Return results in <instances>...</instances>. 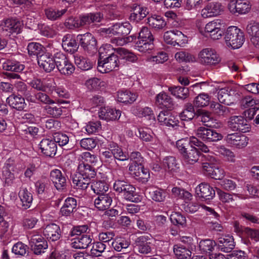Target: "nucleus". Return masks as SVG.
<instances>
[{
    "label": "nucleus",
    "mask_w": 259,
    "mask_h": 259,
    "mask_svg": "<svg viewBox=\"0 0 259 259\" xmlns=\"http://www.w3.org/2000/svg\"><path fill=\"white\" fill-rule=\"evenodd\" d=\"M77 202L76 200L73 197L67 198L64 203V204L60 209V214L61 217L60 218V221L63 220V217H69L76 210Z\"/></svg>",
    "instance_id": "4be33fe9"
},
{
    "label": "nucleus",
    "mask_w": 259,
    "mask_h": 259,
    "mask_svg": "<svg viewBox=\"0 0 259 259\" xmlns=\"http://www.w3.org/2000/svg\"><path fill=\"white\" fill-rule=\"evenodd\" d=\"M239 92L235 86H230L220 89L218 93L220 102L230 105L238 98Z\"/></svg>",
    "instance_id": "423d86ee"
},
{
    "label": "nucleus",
    "mask_w": 259,
    "mask_h": 259,
    "mask_svg": "<svg viewBox=\"0 0 259 259\" xmlns=\"http://www.w3.org/2000/svg\"><path fill=\"white\" fill-rule=\"evenodd\" d=\"M169 219L171 224L185 228L187 226V220L184 215L180 212H172Z\"/></svg>",
    "instance_id": "8fccbe9b"
},
{
    "label": "nucleus",
    "mask_w": 259,
    "mask_h": 259,
    "mask_svg": "<svg viewBox=\"0 0 259 259\" xmlns=\"http://www.w3.org/2000/svg\"><path fill=\"white\" fill-rule=\"evenodd\" d=\"M131 25L128 22L124 23H116L112 27L105 28V32L106 34H112L118 36H125L128 35L131 30Z\"/></svg>",
    "instance_id": "4468645a"
},
{
    "label": "nucleus",
    "mask_w": 259,
    "mask_h": 259,
    "mask_svg": "<svg viewBox=\"0 0 259 259\" xmlns=\"http://www.w3.org/2000/svg\"><path fill=\"white\" fill-rule=\"evenodd\" d=\"M71 243V246L75 249H84L88 247L92 243V239L90 235H82L80 237L74 239Z\"/></svg>",
    "instance_id": "e433bc0d"
},
{
    "label": "nucleus",
    "mask_w": 259,
    "mask_h": 259,
    "mask_svg": "<svg viewBox=\"0 0 259 259\" xmlns=\"http://www.w3.org/2000/svg\"><path fill=\"white\" fill-rule=\"evenodd\" d=\"M107 248L106 245L101 241H97L93 243L91 249V253L94 256L98 257L102 256V253L105 252Z\"/></svg>",
    "instance_id": "052dcab7"
},
{
    "label": "nucleus",
    "mask_w": 259,
    "mask_h": 259,
    "mask_svg": "<svg viewBox=\"0 0 259 259\" xmlns=\"http://www.w3.org/2000/svg\"><path fill=\"white\" fill-rule=\"evenodd\" d=\"M120 194L128 201L137 202L139 200V198L136 197L137 196L136 188L129 182L124 187V190H122Z\"/></svg>",
    "instance_id": "a19ab883"
},
{
    "label": "nucleus",
    "mask_w": 259,
    "mask_h": 259,
    "mask_svg": "<svg viewBox=\"0 0 259 259\" xmlns=\"http://www.w3.org/2000/svg\"><path fill=\"white\" fill-rule=\"evenodd\" d=\"M202 168L204 175L213 179L220 180L224 177L223 170L215 166L213 163L204 162L202 163Z\"/></svg>",
    "instance_id": "b1692460"
},
{
    "label": "nucleus",
    "mask_w": 259,
    "mask_h": 259,
    "mask_svg": "<svg viewBox=\"0 0 259 259\" xmlns=\"http://www.w3.org/2000/svg\"><path fill=\"white\" fill-rule=\"evenodd\" d=\"M174 252L178 259H189L191 251L187 247H184L181 244H176L174 246Z\"/></svg>",
    "instance_id": "de8ad7c7"
},
{
    "label": "nucleus",
    "mask_w": 259,
    "mask_h": 259,
    "mask_svg": "<svg viewBox=\"0 0 259 259\" xmlns=\"http://www.w3.org/2000/svg\"><path fill=\"white\" fill-rule=\"evenodd\" d=\"M197 196L204 200L212 199L215 196L213 188L207 183H201L195 189Z\"/></svg>",
    "instance_id": "aec40b11"
},
{
    "label": "nucleus",
    "mask_w": 259,
    "mask_h": 259,
    "mask_svg": "<svg viewBox=\"0 0 259 259\" xmlns=\"http://www.w3.org/2000/svg\"><path fill=\"white\" fill-rule=\"evenodd\" d=\"M50 178L58 190L64 189L66 185V178L65 173L58 169H55L50 172Z\"/></svg>",
    "instance_id": "f3484780"
},
{
    "label": "nucleus",
    "mask_w": 259,
    "mask_h": 259,
    "mask_svg": "<svg viewBox=\"0 0 259 259\" xmlns=\"http://www.w3.org/2000/svg\"><path fill=\"white\" fill-rule=\"evenodd\" d=\"M91 188L94 192L99 196L106 194V192L108 190L109 186L104 181H94L92 182Z\"/></svg>",
    "instance_id": "c03bdc74"
},
{
    "label": "nucleus",
    "mask_w": 259,
    "mask_h": 259,
    "mask_svg": "<svg viewBox=\"0 0 259 259\" xmlns=\"http://www.w3.org/2000/svg\"><path fill=\"white\" fill-rule=\"evenodd\" d=\"M210 100L209 96L204 93L200 94L194 101V104L198 107H203L208 105Z\"/></svg>",
    "instance_id": "69168bd1"
},
{
    "label": "nucleus",
    "mask_w": 259,
    "mask_h": 259,
    "mask_svg": "<svg viewBox=\"0 0 259 259\" xmlns=\"http://www.w3.org/2000/svg\"><path fill=\"white\" fill-rule=\"evenodd\" d=\"M38 64L46 72H50L55 68L53 57L49 53H45L39 57Z\"/></svg>",
    "instance_id": "bb28decb"
},
{
    "label": "nucleus",
    "mask_w": 259,
    "mask_h": 259,
    "mask_svg": "<svg viewBox=\"0 0 259 259\" xmlns=\"http://www.w3.org/2000/svg\"><path fill=\"white\" fill-rule=\"evenodd\" d=\"M149 197L156 202H163L166 197V193L161 189H153L148 192Z\"/></svg>",
    "instance_id": "4d7b16f0"
},
{
    "label": "nucleus",
    "mask_w": 259,
    "mask_h": 259,
    "mask_svg": "<svg viewBox=\"0 0 259 259\" xmlns=\"http://www.w3.org/2000/svg\"><path fill=\"white\" fill-rule=\"evenodd\" d=\"M112 202V198L108 194H103L95 199L94 205L99 210L103 211L109 208Z\"/></svg>",
    "instance_id": "f704fd0d"
},
{
    "label": "nucleus",
    "mask_w": 259,
    "mask_h": 259,
    "mask_svg": "<svg viewBox=\"0 0 259 259\" xmlns=\"http://www.w3.org/2000/svg\"><path fill=\"white\" fill-rule=\"evenodd\" d=\"M198 58L203 64L215 65L221 61L219 55L212 48H205L202 50L198 54Z\"/></svg>",
    "instance_id": "1a4fd4ad"
},
{
    "label": "nucleus",
    "mask_w": 259,
    "mask_h": 259,
    "mask_svg": "<svg viewBox=\"0 0 259 259\" xmlns=\"http://www.w3.org/2000/svg\"><path fill=\"white\" fill-rule=\"evenodd\" d=\"M148 236H142L138 238L137 246L139 251L143 254H148L151 251L152 244Z\"/></svg>",
    "instance_id": "ea45409f"
},
{
    "label": "nucleus",
    "mask_w": 259,
    "mask_h": 259,
    "mask_svg": "<svg viewBox=\"0 0 259 259\" xmlns=\"http://www.w3.org/2000/svg\"><path fill=\"white\" fill-rule=\"evenodd\" d=\"M212 112L219 116H227L231 113L232 109L219 103L213 102L210 105Z\"/></svg>",
    "instance_id": "49530a36"
},
{
    "label": "nucleus",
    "mask_w": 259,
    "mask_h": 259,
    "mask_svg": "<svg viewBox=\"0 0 259 259\" xmlns=\"http://www.w3.org/2000/svg\"><path fill=\"white\" fill-rule=\"evenodd\" d=\"M67 12V9L59 10L50 8L45 10V15L48 19L54 21L60 19Z\"/></svg>",
    "instance_id": "603ef678"
},
{
    "label": "nucleus",
    "mask_w": 259,
    "mask_h": 259,
    "mask_svg": "<svg viewBox=\"0 0 259 259\" xmlns=\"http://www.w3.org/2000/svg\"><path fill=\"white\" fill-rule=\"evenodd\" d=\"M59 72L65 75L72 74L74 70V66L68 60L65 63L57 68Z\"/></svg>",
    "instance_id": "338daca9"
},
{
    "label": "nucleus",
    "mask_w": 259,
    "mask_h": 259,
    "mask_svg": "<svg viewBox=\"0 0 259 259\" xmlns=\"http://www.w3.org/2000/svg\"><path fill=\"white\" fill-rule=\"evenodd\" d=\"M225 39L227 46L234 49L241 47L245 40L243 32L236 26H230L227 29Z\"/></svg>",
    "instance_id": "20e7f679"
},
{
    "label": "nucleus",
    "mask_w": 259,
    "mask_h": 259,
    "mask_svg": "<svg viewBox=\"0 0 259 259\" xmlns=\"http://www.w3.org/2000/svg\"><path fill=\"white\" fill-rule=\"evenodd\" d=\"M251 5L247 0H236L234 2H229L228 9L232 14H243L248 13Z\"/></svg>",
    "instance_id": "ddd939ff"
},
{
    "label": "nucleus",
    "mask_w": 259,
    "mask_h": 259,
    "mask_svg": "<svg viewBox=\"0 0 259 259\" xmlns=\"http://www.w3.org/2000/svg\"><path fill=\"white\" fill-rule=\"evenodd\" d=\"M91 181L78 172L72 177V182L77 189H86L91 183Z\"/></svg>",
    "instance_id": "37998d69"
},
{
    "label": "nucleus",
    "mask_w": 259,
    "mask_h": 259,
    "mask_svg": "<svg viewBox=\"0 0 259 259\" xmlns=\"http://www.w3.org/2000/svg\"><path fill=\"white\" fill-rule=\"evenodd\" d=\"M147 23L150 27L156 30L162 29L166 25L164 19L160 15H154L148 17Z\"/></svg>",
    "instance_id": "79ce46f5"
},
{
    "label": "nucleus",
    "mask_w": 259,
    "mask_h": 259,
    "mask_svg": "<svg viewBox=\"0 0 259 259\" xmlns=\"http://www.w3.org/2000/svg\"><path fill=\"white\" fill-rule=\"evenodd\" d=\"M218 249L222 252H230L235 247L234 238L230 235H222L217 239Z\"/></svg>",
    "instance_id": "f8f14e48"
},
{
    "label": "nucleus",
    "mask_w": 259,
    "mask_h": 259,
    "mask_svg": "<svg viewBox=\"0 0 259 259\" xmlns=\"http://www.w3.org/2000/svg\"><path fill=\"white\" fill-rule=\"evenodd\" d=\"M175 57L179 63H190L196 61V57L186 51H179L176 53Z\"/></svg>",
    "instance_id": "6e6d98bb"
},
{
    "label": "nucleus",
    "mask_w": 259,
    "mask_h": 259,
    "mask_svg": "<svg viewBox=\"0 0 259 259\" xmlns=\"http://www.w3.org/2000/svg\"><path fill=\"white\" fill-rule=\"evenodd\" d=\"M121 115V111L109 107H104L100 109L99 116L100 119L106 121L118 119Z\"/></svg>",
    "instance_id": "a878e982"
},
{
    "label": "nucleus",
    "mask_w": 259,
    "mask_h": 259,
    "mask_svg": "<svg viewBox=\"0 0 259 259\" xmlns=\"http://www.w3.org/2000/svg\"><path fill=\"white\" fill-rule=\"evenodd\" d=\"M130 244V241L123 238H116L112 242V247L117 251H121L123 249H127Z\"/></svg>",
    "instance_id": "e2e57ef3"
},
{
    "label": "nucleus",
    "mask_w": 259,
    "mask_h": 259,
    "mask_svg": "<svg viewBox=\"0 0 259 259\" xmlns=\"http://www.w3.org/2000/svg\"><path fill=\"white\" fill-rule=\"evenodd\" d=\"M44 49L43 46L38 42H30L27 46L28 54L31 56H36L37 60L39 56L45 53Z\"/></svg>",
    "instance_id": "3c124183"
},
{
    "label": "nucleus",
    "mask_w": 259,
    "mask_h": 259,
    "mask_svg": "<svg viewBox=\"0 0 259 259\" xmlns=\"http://www.w3.org/2000/svg\"><path fill=\"white\" fill-rule=\"evenodd\" d=\"M196 119L201 121L204 126L209 127L217 128L219 126V123L217 120L212 117L211 114L203 109L196 110Z\"/></svg>",
    "instance_id": "2eb2a0df"
},
{
    "label": "nucleus",
    "mask_w": 259,
    "mask_h": 259,
    "mask_svg": "<svg viewBox=\"0 0 259 259\" xmlns=\"http://www.w3.org/2000/svg\"><path fill=\"white\" fill-rule=\"evenodd\" d=\"M132 11L133 12L131 13L129 19L131 22L134 23H137L141 21L149 13L147 8L136 4L132 6Z\"/></svg>",
    "instance_id": "2f4dec72"
},
{
    "label": "nucleus",
    "mask_w": 259,
    "mask_h": 259,
    "mask_svg": "<svg viewBox=\"0 0 259 259\" xmlns=\"http://www.w3.org/2000/svg\"><path fill=\"white\" fill-rule=\"evenodd\" d=\"M62 46L64 51L70 54H74L77 52L79 47L75 38L70 34L63 36Z\"/></svg>",
    "instance_id": "c756f323"
},
{
    "label": "nucleus",
    "mask_w": 259,
    "mask_h": 259,
    "mask_svg": "<svg viewBox=\"0 0 259 259\" xmlns=\"http://www.w3.org/2000/svg\"><path fill=\"white\" fill-rule=\"evenodd\" d=\"M114 49L122 58L126 59L128 61L135 62L138 60V57L134 53L128 51L123 48L119 47Z\"/></svg>",
    "instance_id": "13d9d810"
},
{
    "label": "nucleus",
    "mask_w": 259,
    "mask_h": 259,
    "mask_svg": "<svg viewBox=\"0 0 259 259\" xmlns=\"http://www.w3.org/2000/svg\"><path fill=\"white\" fill-rule=\"evenodd\" d=\"M196 135L205 142H217L222 139V135L211 128L201 126L196 131Z\"/></svg>",
    "instance_id": "6e6552de"
},
{
    "label": "nucleus",
    "mask_w": 259,
    "mask_h": 259,
    "mask_svg": "<svg viewBox=\"0 0 259 259\" xmlns=\"http://www.w3.org/2000/svg\"><path fill=\"white\" fill-rule=\"evenodd\" d=\"M21 201V207L23 209H27L30 207L33 197L31 193L26 188L21 187L18 193Z\"/></svg>",
    "instance_id": "72a5a7b5"
},
{
    "label": "nucleus",
    "mask_w": 259,
    "mask_h": 259,
    "mask_svg": "<svg viewBox=\"0 0 259 259\" xmlns=\"http://www.w3.org/2000/svg\"><path fill=\"white\" fill-rule=\"evenodd\" d=\"M184 35L180 31L173 30L165 32L163 35L164 41L174 46L179 44L183 40Z\"/></svg>",
    "instance_id": "c85d7f7f"
},
{
    "label": "nucleus",
    "mask_w": 259,
    "mask_h": 259,
    "mask_svg": "<svg viewBox=\"0 0 259 259\" xmlns=\"http://www.w3.org/2000/svg\"><path fill=\"white\" fill-rule=\"evenodd\" d=\"M3 31L10 33H19L22 26V23L15 19H8L1 24Z\"/></svg>",
    "instance_id": "473e14b6"
},
{
    "label": "nucleus",
    "mask_w": 259,
    "mask_h": 259,
    "mask_svg": "<svg viewBox=\"0 0 259 259\" xmlns=\"http://www.w3.org/2000/svg\"><path fill=\"white\" fill-rule=\"evenodd\" d=\"M33 98L35 99V103L38 102L46 105L54 102V100L52 99L47 94L41 91L35 93Z\"/></svg>",
    "instance_id": "680f3d73"
},
{
    "label": "nucleus",
    "mask_w": 259,
    "mask_h": 259,
    "mask_svg": "<svg viewBox=\"0 0 259 259\" xmlns=\"http://www.w3.org/2000/svg\"><path fill=\"white\" fill-rule=\"evenodd\" d=\"M247 33L252 36L251 40L254 41L259 39V23H253L248 24L246 27Z\"/></svg>",
    "instance_id": "0e129e2a"
},
{
    "label": "nucleus",
    "mask_w": 259,
    "mask_h": 259,
    "mask_svg": "<svg viewBox=\"0 0 259 259\" xmlns=\"http://www.w3.org/2000/svg\"><path fill=\"white\" fill-rule=\"evenodd\" d=\"M98 61V69L100 72H109L114 70H116L119 65V60L117 55L114 53L109 54V56L103 60Z\"/></svg>",
    "instance_id": "0eeeda50"
},
{
    "label": "nucleus",
    "mask_w": 259,
    "mask_h": 259,
    "mask_svg": "<svg viewBox=\"0 0 259 259\" xmlns=\"http://www.w3.org/2000/svg\"><path fill=\"white\" fill-rule=\"evenodd\" d=\"M171 94L177 98L184 100L189 96V90L187 88L180 86L172 87L168 88Z\"/></svg>",
    "instance_id": "5fc2aeb1"
},
{
    "label": "nucleus",
    "mask_w": 259,
    "mask_h": 259,
    "mask_svg": "<svg viewBox=\"0 0 259 259\" xmlns=\"http://www.w3.org/2000/svg\"><path fill=\"white\" fill-rule=\"evenodd\" d=\"M158 120L161 125L174 127L178 125L179 120L174 116L166 111H161L157 117Z\"/></svg>",
    "instance_id": "7c9ffc66"
},
{
    "label": "nucleus",
    "mask_w": 259,
    "mask_h": 259,
    "mask_svg": "<svg viewBox=\"0 0 259 259\" xmlns=\"http://www.w3.org/2000/svg\"><path fill=\"white\" fill-rule=\"evenodd\" d=\"M14 88L17 92V95L24 97L28 102H35V99L31 95V89L25 82L21 81H16Z\"/></svg>",
    "instance_id": "393cba45"
},
{
    "label": "nucleus",
    "mask_w": 259,
    "mask_h": 259,
    "mask_svg": "<svg viewBox=\"0 0 259 259\" xmlns=\"http://www.w3.org/2000/svg\"><path fill=\"white\" fill-rule=\"evenodd\" d=\"M25 99L23 97L12 94L7 98L6 102L11 108L21 111L26 107Z\"/></svg>",
    "instance_id": "cd10ccee"
},
{
    "label": "nucleus",
    "mask_w": 259,
    "mask_h": 259,
    "mask_svg": "<svg viewBox=\"0 0 259 259\" xmlns=\"http://www.w3.org/2000/svg\"><path fill=\"white\" fill-rule=\"evenodd\" d=\"M41 152L46 156L54 157L57 152V145L52 140L49 139H42L39 144Z\"/></svg>",
    "instance_id": "412c9836"
},
{
    "label": "nucleus",
    "mask_w": 259,
    "mask_h": 259,
    "mask_svg": "<svg viewBox=\"0 0 259 259\" xmlns=\"http://www.w3.org/2000/svg\"><path fill=\"white\" fill-rule=\"evenodd\" d=\"M228 123L229 128L233 131L246 133L250 129V125L247 123V119L241 116H231Z\"/></svg>",
    "instance_id": "9b49d317"
},
{
    "label": "nucleus",
    "mask_w": 259,
    "mask_h": 259,
    "mask_svg": "<svg viewBox=\"0 0 259 259\" xmlns=\"http://www.w3.org/2000/svg\"><path fill=\"white\" fill-rule=\"evenodd\" d=\"M74 62L79 68L84 71L91 69L93 65V63L89 59L79 55L74 56Z\"/></svg>",
    "instance_id": "a18cd8bd"
},
{
    "label": "nucleus",
    "mask_w": 259,
    "mask_h": 259,
    "mask_svg": "<svg viewBox=\"0 0 259 259\" xmlns=\"http://www.w3.org/2000/svg\"><path fill=\"white\" fill-rule=\"evenodd\" d=\"M77 172L91 180L96 175L95 168L91 164L80 163L78 166Z\"/></svg>",
    "instance_id": "58836bf2"
},
{
    "label": "nucleus",
    "mask_w": 259,
    "mask_h": 259,
    "mask_svg": "<svg viewBox=\"0 0 259 259\" xmlns=\"http://www.w3.org/2000/svg\"><path fill=\"white\" fill-rule=\"evenodd\" d=\"M155 105L161 109L171 110L174 107V102L167 93L162 92L157 94L155 97Z\"/></svg>",
    "instance_id": "a211bd4d"
},
{
    "label": "nucleus",
    "mask_w": 259,
    "mask_h": 259,
    "mask_svg": "<svg viewBox=\"0 0 259 259\" xmlns=\"http://www.w3.org/2000/svg\"><path fill=\"white\" fill-rule=\"evenodd\" d=\"M77 40L83 50L90 55H93L97 52V41L91 33L78 34Z\"/></svg>",
    "instance_id": "39448f33"
},
{
    "label": "nucleus",
    "mask_w": 259,
    "mask_h": 259,
    "mask_svg": "<svg viewBox=\"0 0 259 259\" xmlns=\"http://www.w3.org/2000/svg\"><path fill=\"white\" fill-rule=\"evenodd\" d=\"M154 37L150 30L146 27H143L139 33L138 40L135 48L139 52L149 53L154 49Z\"/></svg>",
    "instance_id": "f03ea898"
},
{
    "label": "nucleus",
    "mask_w": 259,
    "mask_h": 259,
    "mask_svg": "<svg viewBox=\"0 0 259 259\" xmlns=\"http://www.w3.org/2000/svg\"><path fill=\"white\" fill-rule=\"evenodd\" d=\"M216 246L217 242L209 239L201 240L199 244L200 250L209 254L213 251Z\"/></svg>",
    "instance_id": "864d4df0"
},
{
    "label": "nucleus",
    "mask_w": 259,
    "mask_h": 259,
    "mask_svg": "<svg viewBox=\"0 0 259 259\" xmlns=\"http://www.w3.org/2000/svg\"><path fill=\"white\" fill-rule=\"evenodd\" d=\"M223 11V7L221 3L212 2L209 3L201 10V15L204 18L217 16Z\"/></svg>",
    "instance_id": "6ab92c4d"
},
{
    "label": "nucleus",
    "mask_w": 259,
    "mask_h": 259,
    "mask_svg": "<svg viewBox=\"0 0 259 259\" xmlns=\"http://www.w3.org/2000/svg\"><path fill=\"white\" fill-rule=\"evenodd\" d=\"M68 101L63 100H58L57 103H55L54 100L53 103L49 104L48 105H46L44 107V110L45 112L50 116L54 118H58L66 112V109L63 107L62 104H68Z\"/></svg>",
    "instance_id": "9d476101"
},
{
    "label": "nucleus",
    "mask_w": 259,
    "mask_h": 259,
    "mask_svg": "<svg viewBox=\"0 0 259 259\" xmlns=\"http://www.w3.org/2000/svg\"><path fill=\"white\" fill-rule=\"evenodd\" d=\"M225 140L231 146L241 148L247 145L248 139L244 135L233 133L227 135Z\"/></svg>",
    "instance_id": "dca6fc26"
},
{
    "label": "nucleus",
    "mask_w": 259,
    "mask_h": 259,
    "mask_svg": "<svg viewBox=\"0 0 259 259\" xmlns=\"http://www.w3.org/2000/svg\"><path fill=\"white\" fill-rule=\"evenodd\" d=\"M137 98L136 94L128 90H120L117 93V100L123 103H133Z\"/></svg>",
    "instance_id": "c9c22d12"
},
{
    "label": "nucleus",
    "mask_w": 259,
    "mask_h": 259,
    "mask_svg": "<svg viewBox=\"0 0 259 259\" xmlns=\"http://www.w3.org/2000/svg\"><path fill=\"white\" fill-rule=\"evenodd\" d=\"M200 152L194 146L191 147V149L182 155L185 163L187 164L195 163L198 160Z\"/></svg>",
    "instance_id": "4c0bfd02"
},
{
    "label": "nucleus",
    "mask_w": 259,
    "mask_h": 259,
    "mask_svg": "<svg viewBox=\"0 0 259 259\" xmlns=\"http://www.w3.org/2000/svg\"><path fill=\"white\" fill-rule=\"evenodd\" d=\"M43 234L49 241H56L61 237V231L60 226L56 224L47 225L44 229Z\"/></svg>",
    "instance_id": "5701e85b"
},
{
    "label": "nucleus",
    "mask_w": 259,
    "mask_h": 259,
    "mask_svg": "<svg viewBox=\"0 0 259 259\" xmlns=\"http://www.w3.org/2000/svg\"><path fill=\"white\" fill-rule=\"evenodd\" d=\"M171 193L175 197L183 199L186 201L190 200L192 197V195L190 192L180 187H175L172 188Z\"/></svg>",
    "instance_id": "bf43d9fd"
},
{
    "label": "nucleus",
    "mask_w": 259,
    "mask_h": 259,
    "mask_svg": "<svg viewBox=\"0 0 259 259\" xmlns=\"http://www.w3.org/2000/svg\"><path fill=\"white\" fill-rule=\"evenodd\" d=\"M3 69L6 71L20 72L24 69V65L14 60H7L3 65Z\"/></svg>",
    "instance_id": "09e8293b"
},
{
    "label": "nucleus",
    "mask_w": 259,
    "mask_h": 259,
    "mask_svg": "<svg viewBox=\"0 0 259 259\" xmlns=\"http://www.w3.org/2000/svg\"><path fill=\"white\" fill-rule=\"evenodd\" d=\"M53 141L55 143H58L60 146L66 145L69 142V137L65 134L57 132L55 133L53 135Z\"/></svg>",
    "instance_id": "774afa93"
},
{
    "label": "nucleus",
    "mask_w": 259,
    "mask_h": 259,
    "mask_svg": "<svg viewBox=\"0 0 259 259\" xmlns=\"http://www.w3.org/2000/svg\"><path fill=\"white\" fill-rule=\"evenodd\" d=\"M194 146L197 147L203 152H209L208 147L195 137H191L189 139H182L176 142V147L182 156L191 149V147Z\"/></svg>",
    "instance_id": "7ed1b4c3"
},
{
    "label": "nucleus",
    "mask_w": 259,
    "mask_h": 259,
    "mask_svg": "<svg viewBox=\"0 0 259 259\" xmlns=\"http://www.w3.org/2000/svg\"><path fill=\"white\" fill-rule=\"evenodd\" d=\"M102 161L109 168L116 169L119 167L116 160L125 161L128 159V155L116 143L110 142L107 147L102 148L100 152Z\"/></svg>",
    "instance_id": "f257e3e1"
}]
</instances>
